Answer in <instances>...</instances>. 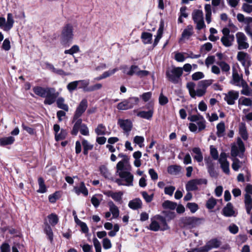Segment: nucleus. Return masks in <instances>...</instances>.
<instances>
[{
    "mask_svg": "<svg viewBox=\"0 0 252 252\" xmlns=\"http://www.w3.org/2000/svg\"><path fill=\"white\" fill-rule=\"evenodd\" d=\"M214 80L213 79L200 81L197 84L198 89L196 91L194 90L195 84L192 82L188 83L187 84V88L191 97L195 98L196 96L201 97L205 94L207 87L212 84Z\"/></svg>",
    "mask_w": 252,
    "mask_h": 252,
    "instance_id": "nucleus-1",
    "label": "nucleus"
},
{
    "mask_svg": "<svg viewBox=\"0 0 252 252\" xmlns=\"http://www.w3.org/2000/svg\"><path fill=\"white\" fill-rule=\"evenodd\" d=\"M205 221L204 219L195 217H185L180 220L181 225L183 227L192 228L196 227Z\"/></svg>",
    "mask_w": 252,
    "mask_h": 252,
    "instance_id": "nucleus-2",
    "label": "nucleus"
},
{
    "mask_svg": "<svg viewBox=\"0 0 252 252\" xmlns=\"http://www.w3.org/2000/svg\"><path fill=\"white\" fill-rule=\"evenodd\" d=\"M183 73V68L182 67H173L166 70V76L169 81L174 84H178L181 81V76Z\"/></svg>",
    "mask_w": 252,
    "mask_h": 252,
    "instance_id": "nucleus-3",
    "label": "nucleus"
},
{
    "mask_svg": "<svg viewBox=\"0 0 252 252\" xmlns=\"http://www.w3.org/2000/svg\"><path fill=\"white\" fill-rule=\"evenodd\" d=\"M119 179H117L115 182L119 186H133L134 176L128 170L118 174Z\"/></svg>",
    "mask_w": 252,
    "mask_h": 252,
    "instance_id": "nucleus-4",
    "label": "nucleus"
},
{
    "mask_svg": "<svg viewBox=\"0 0 252 252\" xmlns=\"http://www.w3.org/2000/svg\"><path fill=\"white\" fill-rule=\"evenodd\" d=\"M139 99L137 97H131L127 99H125L117 105V108L120 110H126L131 109L134 105H137L139 102Z\"/></svg>",
    "mask_w": 252,
    "mask_h": 252,
    "instance_id": "nucleus-5",
    "label": "nucleus"
},
{
    "mask_svg": "<svg viewBox=\"0 0 252 252\" xmlns=\"http://www.w3.org/2000/svg\"><path fill=\"white\" fill-rule=\"evenodd\" d=\"M237 146L234 145L231 147V155L233 158H236L238 156L240 158H242L245 151L244 144L240 138L237 139Z\"/></svg>",
    "mask_w": 252,
    "mask_h": 252,
    "instance_id": "nucleus-6",
    "label": "nucleus"
},
{
    "mask_svg": "<svg viewBox=\"0 0 252 252\" xmlns=\"http://www.w3.org/2000/svg\"><path fill=\"white\" fill-rule=\"evenodd\" d=\"M59 95V93L56 92L54 88L47 87L44 103L47 105L52 104L56 101Z\"/></svg>",
    "mask_w": 252,
    "mask_h": 252,
    "instance_id": "nucleus-7",
    "label": "nucleus"
},
{
    "mask_svg": "<svg viewBox=\"0 0 252 252\" xmlns=\"http://www.w3.org/2000/svg\"><path fill=\"white\" fill-rule=\"evenodd\" d=\"M88 106V103L87 99L86 98L83 99L79 103L74 112L73 117V122H74L76 120L79 119L87 109Z\"/></svg>",
    "mask_w": 252,
    "mask_h": 252,
    "instance_id": "nucleus-8",
    "label": "nucleus"
},
{
    "mask_svg": "<svg viewBox=\"0 0 252 252\" xmlns=\"http://www.w3.org/2000/svg\"><path fill=\"white\" fill-rule=\"evenodd\" d=\"M207 184V180L206 179H194L188 182L186 189L188 191L196 190L198 189V185Z\"/></svg>",
    "mask_w": 252,
    "mask_h": 252,
    "instance_id": "nucleus-9",
    "label": "nucleus"
},
{
    "mask_svg": "<svg viewBox=\"0 0 252 252\" xmlns=\"http://www.w3.org/2000/svg\"><path fill=\"white\" fill-rule=\"evenodd\" d=\"M73 37L72 27L69 25H66L63 29L62 33V42L63 44L67 43Z\"/></svg>",
    "mask_w": 252,
    "mask_h": 252,
    "instance_id": "nucleus-10",
    "label": "nucleus"
},
{
    "mask_svg": "<svg viewBox=\"0 0 252 252\" xmlns=\"http://www.w3.org/2000/svg\"><path fill=\"white\" fill-rule=\"evenodd\" d=\"M236 37L239 50L246 49L249 48V45L247 42V38L244 33L237 32L236 34Z\"/></svg>",
    "mask_w": 252,
    "mask_h": 252,
    "instance_id": "nucleus-11",
    "label": "nucleus"
},
{
    "mask_svg": "<svg viewBox=\"0 0 252 252\" xmlns=\"http://www.w3.org/2000/svg\"><path fill=\"white\" fill-rule=\"evenodd\" d=\"M219 163L220 164V167L223 171L227 174H229V163L226 159V154L222 153L220 154V158L219 159Z\"/></svg>",
    "mask_w": 252,
    "mask_h": 252,
    "instance_id": "nucleus-12",
    "label": "nucleus"
},
{
    "mask_svg": "<svg viewBox=\"0 0 252 252\" xmlns=\"http://www.w3.org/2000/svg\"><path fill=\"white\" fill-rule=\"evenodd\" d=\"M127 73L129 76H132L135 74L139 77H142L147 76L149 74V72L147 70H141L138 66L132 65L131 66Z\"/></svg>",
    "mask_w": 252,
    "mask_h": 252,
    "instance_id": "nucleus-13",
    "label": "nucleus"
},
{
    "mask_svg": "<svg viewBox=\"0 0 252 252\" xmlns=\"http://www.w3.org/2000/svg\"><path fill=\"white\" fill-rule=\"evenodd\" d=\"M239 92L235 91H230L225 94L224 100L228 105H233L235 101L238 98Z\"/></svg>",
    "mask_w": 252,
    "mask_h": 252,
    "instance_id": "nucleus-14",
    "label": "nucleus"
},
{
    "mask_svg": "<svg viewBox=\"0 0 252 252\" xmlns=\"http://www.w3.org/2000/svg\"><path fill=\"white\" fill-rule=\"evenodd\" d=\"M204 160L206 164L207 165L208 172L212 177L216 178L218 176V174L215 171L214 168V164L212 159L210 158H205Z\"/></svg>",
    "mask_w": 252,
    "mask_h": 252,
    "instance_id": "nucleus-15",
    "label": "nucleus"
},
{
    "mask_svg": "<svg viewBox=\"0 0 252 252\" xmlns=\"http://www.w3.org/2000/svg\"><path fill=\"white\" fill-rule=\"evenodd\" d=\"M222 213L226 217L235 216V211L232 204L231 203H228L223 208Z\"/></svg>",
    "mask_w": 252,
    "mask_h": 252,
    "instance_id": "nucleus-16",
    "label": "nucleus"
},
{
    "mask_svg": "<svg viewBox=\"0 0 252 252\" xmlns=\"http://www.w3.org/2000/svg\"><path fill=\"white\" fill-rule=\"evenodd\" d=\"M118 124L120 127L126 132H129L132 128V123L129 120H118Z\"/></svg>",
    "mask_w": 252,
    "mask_h": 252,
    "instance_id": "nucleus-17",
    "label": "nucleus"
},
{
    "mask_svg": "<svg viewBox=\"0 0 252 252\" xmlns=\"http://www.w3.org/2000/svg\"><path fill=\"white\" fill-rule=\"evenodd\" d=\"M154 219H156L159 222L160 227H161V231H164L169 229L168 225L166 219L160 215H157L154 217Z\"/></svg>",
    "mask_w": 252,
    "mask_h": 252,
    "instance_id": "nucleus-18",
    "label": "nucleus"
},
{
    "mask_svg": "<svg viewBox=\"0 0 252 252\" xmlns=\"http://www.w3.org/2000/svg\"><path fill=\"white\" fill-rule=\"evenodd\" d=\"M220 242L216 239L210 241L208 243L203 247V250L209 251L212 248H217L220 246Z\"/></svg>",
    "mask_w": 252,
    "mask_h": 252,
    "instance_id": "nucleus-19",
    "label": "nucleus"
},
{
    "mask_svg": "<svg viewBox=\"0 0 252 252\" xmlns=\"http://www.w3.org/2000/svg\"><path fill=\"white\" fill-rule=\"evenodd\" d=\"M74 190L75 193L78 195L80 193H82L85 196L88 195V190L85 187L84 183L83 182L80 183L79 187H74Z\"/></svg>",
    "mask_w": 252,
    "mask_h": 252,
    "instance_id": "nucleus-20",
    "label": "nucleus"
},
{
    "mask_svg": "<svg viewBox=\"0 0 252 252\" xmlns=\"http://www.w3.org/2000/svg\"><path fill=\"white\" fill-rule=\"evenodd\" d=\"M240 86H242L243 87V89L241 91V93L242 94L247 96L252 95V90L249 88L247 83L243 79H242Z\"/></svg>",
    "mask_w": 252,
    "mask_h": 252,
    "instance_id": "nucleus-21",
    "label": "nucleus"
},
{
    "mask_svg": "<svg viewBox=\"0 0 252 252\" xmlns=\"http://www.w3.org/2000/svg\"><path fill=\"white\" fill-rule=\"evenodd\" d=\"M109 210L113 215V218H117L119 216V210L117 206L113 201H110L108 202Z\"/></svg>",
    "mask_w": 252,
    "mask_h": 252,
    "instance_id": "nucleus-22",
    "label": "nucleus"
},
{
    "mask_svg": "<svg viewBox=\"0 0 252 252\" xmlns=\"http://www.w3.org/2000/svg\"><path fill=\"white\" fill-rule=\"evenodd\" d=\"M78 89H82L85 92H89L90 81L88 79L77 81Z\"/></svg>",
    "mask_w": 252,
    "mask_h": 252,
    "instance_id": "nucleus-23",
    "label": "nucleus"
},
{
    "mask_svg": "<svg viewBox=\"0 0 252 252\" xmlns=\"http://www.w3.org/2000/svg\"><path fill=\"white\" fill-rule=\"evenodd\" d=\"M193 26L192 25H188L187 28L184 29L182 33L181 40L184 39H189L190 36H191L193 33Z\"/></svg>",
    "mask_w": 252,
    "mask_h": 252,
    "instance_id": "nucleus-24",
    "label": "nucleus"
},
{
    "mask_svg": "<svg viewBox=\"0 0 252 252\" xmlns=\"http://www.w3.org/2000/svg\"><path fill=\"white\" fill-rule=\"evenodd\" d=\"M142 202L139 198H135L128 203V206L133 210H137L142 207Z\"/></svg>",
    "mask_w": 252,
    "mask_h": 252,
    "instance_id": "nucleus-25",
    "label": "nucleus"
},
{
    "mask_svg": "<svg viewBox=\"0 0 252 252\" xmlns=\"http://www.w3.org/2000/svg\"><path fill=\"white\" fill-rule=\"evenodd\" d=\"M234 40V35L232 34L228 36H223L221 38V41L225 47H229L232 45Z\"/></svg>",
    "mask_w": 252,
    "mask_h": 252,
    "instance_id": "nucleus-26",
    "label": "nucleus"
},
{
    "mask_svg": "<svg viewBox=\"0 0 252 252\" xmlns=\"http://www.w3.org/2000/svg\"><path fill=\"white\" fill-rule=\"evenodd\" d=\"M14 20L13 19V15L11 13L7 14V21H5V25L4 28V30L5 31H9L13 26Z\"/></svg>",
    "mask_w": 252,
    "mask_h": 252,
    "instance_id": "nucleus-27",
    "label": "nucleus"
},
{
    "mask_svg": "<svg viewBox=\"0 0 252 252\" xmlns=\"http://www.w3.org/2000/svg\"><path fill=\"white\" fill-rule=\"evenodd\" d=\"M242 79L236 69L235 68H233L232 80L231 81V83L237 86H240L241 84L239 83L241 80L242 81Z\"/></svg>",
    "mask_w": 252,
    "mask_h": 252,
    "instance_id": "nucleus-28",
    "label": "nucleus"
},
{
    "mask_svg": "<svg viewBox=\"0 0 252 252\" xmlns=\"http://www.w3.org/2000/svg\"><path fill=\"white\" fill-rule=\"evenodd\" d=\"M192 17L194 22L204 19L203 11L201 10H194L192 13Z\"/></svg>",
    "mask_w": 252,
    "mask_h": 252,
    "instance_id": "nucleus-29",
    "label": "nucleus"
},
{
    "mask_svg": "<svg viewBox=\"0 0 252 252\" xmlns=\"http://www.w3.org/2000/svg\"><path fill=\"white\" fill-rule=\"evenodd\" d=\"M153 113V110L150 109L148 111H140L137 113V116L142 118L150 120L152 117Z\"/></svg>",
    "mask_w": 252,
    "mask_h": 252,
    "instance_id": "nucleus-30",
    "label": "nucleus"
},
{
    "mask_svg": "<svg viewBox=\"0 0 252 252\" xmlns=\"http://www.w3.org/2000/svg\"><path fill=\"white\" fill-rule=\"evenodd\" d=\"M47 90V87L43 88L42 87L36 86L33 88V92L37 95L41 97H45V93Z\"/></svg>",
    "mask_w": 252,
    "mask_h": 252,
    "instance_id": "nucleus-31",
    "label": "nucleus"
},
{
    "mask_svg": "<svg viewBox=\"0 0 252 252\" xmlns=\"http://www.w3.org/2000/svg\"><path fill=\"white\" fill-rule=\"evenodd\" d=\"M151 223H150L149 229L154 231H158L161 230V227H160L159 222L156 219H154V217L151 219Z\"/></svg>",
    "mask_w": 252,
    "mask_h": 252,
    "instance_id": "nucleus-32",
    "label": "nucleus"
},
{
    "mask_svg": "<svg viewBox=\"0 0 252 252\" xmlns=\"http://www.w3.org/2000/svg\"><path fill=\"white\" fill-rule=\"evenodd\" d=\"M181 167L177 165H170L167 168V172L169 174L177 175L181 171Z\"/></svg>",
    "mask_w": 252,
    "mask_h": 252,
    "instance_id": "nucleus-33",
    "label": "nucleus"
},
{
    "mask_svg": "<svg viewBox=\"0 0 252 252\" xmlns=\"http://www.w3.org/2000/svg\"><path fill=\"white\" fill-rule=\"evenodd\" d=\"M192 152L195 154L193 156L194 159L199 162L202 161L203 158L200 149L198 147L193 148Z\"/></svg>",
    "mask_w": 252,
    "mask_h": 252,
    "instance_id": "nucleus-34",
    "label": "nucleus"
},
{
    "mask_svg": "<svg viewBox=\"0 0 252 252\" xmlns=\"http://www.w3.org/2000/svg\"><path fill=\"white\" fill-rule=\"evenodd\" d=\"M15 141V138L12 136H9L0 138V145L4 146L12 144Z\"/></svg>",
    "mask_w": 252,
    "mask_h": 252,
    "instance_id": "nucleus-35",
    "label": "nucleus"
},
{
    "mask_svg": "<svg viewBox=\"0 0 252 252\" xmlns=\"http://www.w3.org/2000/svg\"><path fill=\"white\" fill-rule=\"evenodd\" d=\"M75 122V123L73 126L71 133L72 135H76L78 132L79 128L80 129L82 120L81 119H78Z\"/></svg>",
    "mask_w": 252,
    "mask_h": 252,
    "instance_id": "nucleus-36",
    "label": "nucleus"
},
{
    "mask_svg": "<svg viewBox=\"0 0 252 252\" xmlns=\"http://www.w3.org/2000/svg\"><path fill=\"white\" fill-rule=\"evenodd\" d=\"M217 134L219 137H222L224 135V132L225 131V125L224 123L222 122L219 123L217 125Z\"/></svg>",
    "mask_w": 252,
    "mask_h": 252,
    "instance_id": "nucleus-37",
    "label": "nucleus"
},
{
    "mask_svg": "<svg viewBox=\"0 0 252 252\" xmlns=\"http://www.w3.org/2000/svg\"><path fill=\"white\" fill-rule=\"evenodd\" d=\"M64 99L63 97H59L57 100V106L66 112L68 111V106L67 104L64 103Z\"/></svg>",
    "mask_w": 252,
    "mask_h": 252,
    "instance_id": "nucleus-38",
    "label": "nucleus"
},
{
    "mask_svg": "<svg viewBox=\"0 0 252 252\" xmlns=\"http://www.w3.org/2000/svg\"><path fill=\"white\" fill-rule=\"evenodd\" d=\"M82 143L83 146V154L85 155H87L88 151L93 149V145L89 143L88 141L85 139H83Z\"/></svg>",
    "mask_w": 252,
    "mask_h": 252,
    "instance_id": "nucleus-39",
    "label": "nucleus"
},
{
    "mask_svg": "<svg viewBox=\"0 0 252 252\" xmlns=\"http://www.w3.org/2000/svg\"><path fill=\"white\" fill-rule=\"evenodd\" d=\"M238 105L252 106V100L250 98L241 97L238 100Z\"/></svg>",
    "mask_w": 252,
    "mask_h": 252,
    "instance_id": "nucleus-40",
    "label": "nucleus"
},
{
    "mask_svg": "<svg viewBox=\"0 0 252 252\" xmlns=\"http://www.w3.org/2000/svg\"><path fill=\"white\" fill-rule=\"evenodd\" d=\"M101 175L105 178L109 179L111 176V173L105 165H102L99 168Z\"/></svg>",
    "mask_w": 252,
    "mask_h": 252,
    "instance_id": "nucleus-41",
    "label": "nucleus"
},
{
    "mask_svg": "<svg viewBox=\"0 0 252 252\" xmlns=\"http://www.w3.org/2000/svg\"><path fill=\"white\" fill-rule=\"evenodd\" d=\"M141 38L144 44L151 43L152 38V34L149 32H144L142 33Z\"/></svg>",
    "mask_w": 252,
    "mask_h": 252,
    "instance_id": "nucleus-42",
    "label": "nucleus"
},
{
    "mask_svg": "<svg viewBox=\"0 0 252 252\" xmlns=\"http://www.w3.org/2000/svg\"><path fill=\"white\" fill-rule=\"evenodd\" d=\"M233 162L232 163V168L234 171H238L239 169L241 167L242 162L239 160V159L236 158H232Z\"/></svg>",
    "mask_w": 252,
    "mask_h": 252,
    "instance_id": "nucleus-43",
    "label": "nucleus"
},
{
    "mask_svg": "<svg viewBox=\"0 0 252 252\" xmlns=\"http://www.w3.org/2000/svg\"><path fill=\"white\" fill-rule=\"evenodd\" d=\"M38 182L39 188L37 191L40 193H44L46 191V186L44 184V181L42 177H39L38 179Z\"/></svg>",
    "mask_w": 252,
    "mask_h": 252,
    "instance_id": "nucleus-44",
    "label": "nucleus"
},
{
    "mask_svg": "<svg viewBox=\"0 0 252 252\" xmlns=\"http://www.w3.org/2000/svg\"><path fill=\"white\" fill-rule=\"evenodd\" d=\"M162 207L165 209L174 210L177 207V204L169 200H166L162 203Z\"/></svg>",
    "mask_w": 252,
    "mask_h": 252,
    "instance_id": "nucleus-45",
    "label": "nucleus"
},
{
    "mask_svg": "<svg viewBox=\"0 0 252 252\" xmlns=\"http://www.w3.org/2000/svg\"><path fill=\"white\" fill-rule=\"evenodd\" d=\"M116 173L118 174L123 173L127 170V168L126 167V165L123 163L122 162H119L116 165Z\"/></svg>",
    "mask_w": 252,
    "mask_h": 252,
    "instance_id": "nucleus-46",
    "label": "nucleus"
},
{
    "mask_svg": "<svg viewBox=\"0 0 252 252\" xmlns=\"http://www.w3.org/2000/svg\"><path fill=\"white\" fill-rule=\"evenodd\" d=\"M49 223L52 226H55L57 224L59 221L58 216L55 214H51L48 216Z\"/></svg>",
    "mask_w": 252,
    "mask_h": 252,
    "instance_id": "nucleus-47",
    "label": "nucleus"
},
{
    "mask_svg": "<svg viewBox=\"0 0 252 252\" xmlns=\"http://www.w3.org/2000/svg\"><path fill=\"white\" fill-rule=\"evenodd\" d=\"M95 132L98 135H103L106 134V127L102 124H99L95 129Z\"/></svg>",
    "mask_w": 252,
    "mask_h": 252,
    "instance_id": "nucleus-48",
    "label": "nucleus"
},
{
    "mask_svg": "<svg viewBox=\"0 0 252 252\" xmlns=\"http://www.w3.org/2000/svg\"><path fill=\"white\" fill-rule=\"evenodd\" d=\"M44 231L46 235L48 236L50 241L52 242L53 239V233L50 225L47 223L45 224Z\"/></svg>",
    "mask_w": 252,
    "mask_h": 252,
    "instance_id": "nucleus-49",
    "label": "nucleus"
},
{
    "mask_svg": "<svg viewBox=\"0 0 252 252\" xmlns=\"http://www.w3.org/2000/svg\"><path fill=\"white\" fill-rule=\"evenodd\" d=\"M217 64L220 66L221 68L222 71L228 72L230 70L229 65L224 61L219 62L217 63Z\"/></svg>",
    "mask_w": 252,
    "mask_h": 252,
    "instance_id": "nucleus-50",
    "label": "nucleus"
},
{
    "mask_svg": "<svg viewBox=\"0 0 252 252\" xmlns=\"http://www.w3.org/2000/svg\"><path fill=\"white\" fill-rule=\"evenodd\" d=\"M67 132L65 130L61 129L60 133H55V139L56 141H59L64 139L67 135Z\"/></svg>",
    "mask_w": 252,
    "mask_h": 252,
    "instance_id": "nucleus-51",
    "label": "nucleus"
},
{
    "mask_svg": "<svg viewBox=\"0 0 252 252\" xmlns=\"http://www.w3.org/2000/svg\"><path fill=\"white\" fill-rule=\"evenodd\" d=\"M217 204V200L213 197L210 198L206 202V206L209 209H212Z\"/></svg>",
    "mask_w": 252,
    "mask_h": 252,
    "instance_id": "nucleus-52",
    "label": "nucleus"
},
{
    "mask_svg": "<svg viewBox=\"0 0 252 252\" xmlns=\"http://www.w3.org/2000/svg\"><path fill=\"white\" fill-rule=\"evenodd\" d=\"M249 57H250V56L248 53L240 51L237 54V59L238 61L240 62Z\"/></svg>",
    "mask_w": 252,
    "mask_h": 252,
    "instance_id": "nucleus-53",
    "label": "nucleus"
},
{
    "mask_svg": "<svg viewBox=\"0 0 252 252\" xmlns=\"http://www.w3.org/2000/svg\"><path fill=\"white\" fill-rule=\"evenodd\" d=\"M187 207L189 209L192 213H195L198 209V205L193 202L188 203Z\"/></svg>",
    "mask_w": 252,
    "mask_h": 252,
    "instance_id": "nucleus-54",
    "label": "nucleus"
},
{
    "mask_svg": "<svg viewBox=\"0 0 252 252\" xmlns=\"http://www.w3.org/2000/svg\"><path fill=\"white\" fill-rule=\"evenodd\" d=\"M77 87L78 85L77 81H74L68 83V85H67L66 88L68 91L70 93H71L74 90H75L77 89Z\"/></svg>",
    "mask_w": 252,
    "mask_h": 252,
    "instance_id": "nucleus-55",
    "label": "nucleus"
},
{
    "mask_svg": "<svg viewBox=\"0 0 252 252\" xmlns=\"http://www.w3.org/2000/svg\"><path fill=\"white\" fill-rule=\"evenodd\" d=\"M239 133L244 140H246L248 139V135L245 126H242L240 127Z\"/></svg>",
    "mask_w": 252,
    "mask_h": 252,
    "instance_id": "nucleus-56",
    "label": "nucleus"
},
{
    "mask_svg": "<svg viewBox=\"0 0 252 252\" xmlns=\"http://www.w3.org/2000/svg\"><path fill=\"white\" fill-rule=\"evenodd\" d=\"M79 51V47L77 45H73L70 49L66 50L64 51L65 54L73 55L74 53H77Z\"/></svg>",
    "mask_w": 252,
    "mask_h": 252,
    "instance_id": "nucleus-57",
    "label": "nucleus"
},
{
    "mask_svg": "<svg viewBox=\"0 0 252 252\" xmlns=\"http://www.w3.org/2000/svg\"><path fill=\"white\" fill-rule=\"evenodd\" d=\"M242 9L247 13H251L252 12V5L250 3H244L242 6Z\"/></svg>",
    "mask_w": 252,
    "mask_h": 252,
    "instance_id": "nucleus-58",
    "label": "nucleus"
},
{
    "mask_svg": "<svg viewBox=\"0 0 252 252\" xmlns=\"http://www.w3.org/2000/svg\"><path fill=\"white\" fill-rule=\"evenodd\" d=\"M162 32H163V29L161 27V26H160V27L158 29V31L157 35V36H156V38L155 39V41H154V46H156V45H157V44L158 43L159 40L161 38Z\"/></svg>",
    "mask_w": 252,
    "mask_h": 252,
    "instance_id": "nucleus-59",
    "label": "nucleus"
},
{
    "mask_svg": "<svg viewBox=\"0 0 252 252\" xmlns=\"http://www.w3.org/2000/svg\"><path fill=\"white\" fill-rule=\"evenodd\" d=\"M204 77V74L203 72L200 71L193 73L191 76L192 79L194 81H197L203 78Z\"/></svg>",
    "mask_w": 252,
    "mask_h": 252,
    "instance_id": "nucleus-60",
    "label": "nucleus"
},
{
    "mask_svg": "<svg viewBox=\"0 0 252 252\" xmlns=\"http://www.w3.org/2000/svg\"><path fill=\"white\" fill-rule=\"evenodd\" d=\"M123 193L121 191H119L118 192H114L113 196H112V198L116 201L121 203Z\"/></svg>",
    "mask_w": 252,
    "mask_h": 252,
    "instance_id": "nucleus-61",
    "label": "nucleus"
},
{
    "mask_svg": "<svg viewBox=\"0 0 252 252\" xmlns=\"http://www.w3.org/2000/svg\"><path fill=\"white\" fill-rule=\"evenodd\" d=\"M80 133L83 135H88L89 134V131L87 126L84 124H81L80 129Z\"/></svg>",
    "mask_w": 252,
    "mask_h": 252,
    "instance_id": "nucleus-62",
    "label": "nucleus"
},
{
    "mask_svg": "<svg viewBox=\"0 0 252 252\" xmlns=\"http://www.w3.org/2000/svg\"><path fill=\"white\" fill-rule=\"evenodd\" d=\"M102 245L103 248L105 249H110L112 247V244L110 242V240L107 238L103 239Z\"/></svg>",
    "mask_w": 252,
    "mask_h": 252,
    "instance_id": "nucleus-63",
    "label": "nucleus"
},
{
    "mask_svg": "<svg viewBox=\"0 0 252 252\" xmlns=\"http://www.w3.org/2000/svg\"><path fill=\"white\" fill-rule=\"evenodd\" d=\"M93 243L96 252H101V248L100 243L96 238L93 239Z\"/></svg>",
    "mask_w": 252,
    "mask_h": 252,
    "instance_id": "nucleus-64",
    "label": "nucleus"
}]
</instances>
